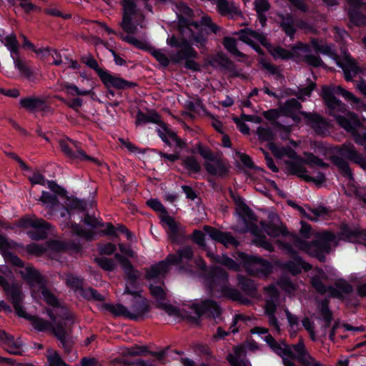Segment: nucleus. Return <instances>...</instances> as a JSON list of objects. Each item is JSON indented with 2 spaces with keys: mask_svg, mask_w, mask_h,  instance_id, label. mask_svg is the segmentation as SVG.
<instances>
[{
  "mask_svg": "<svg viewBox=\"0 0 366 366\" xmlns=\"http://www.w3.org/2000/svg\"><path fill=\"white\" fill-rule=\"evenodd\" d=\"M179 13H177V29L179 34L178 39L186 37L189 34V38L198 48L205 47L208 36L210 34H217L220 27L213 23L212 18L208 15L201 17L199 21L192 20L194 13L187 4L181 2L177 5Z\"/></svg>",
  "mask_w": 366,
  "mask_h": 366,
  "instance_id": "obj_2",
  "label": "nucleus"
},
{
  "mask_svg": "<svg viewBox=\"0 0 366 366\" xmlns=\"http://www.w3.org/2000/svg\"><path fill=\"white\" fill-rule=\"evenodd\" d=\"M71 228L77 236L83 237L87 241H92L94 238V232L93 231L86 230L76 222H71Z\"/></svg>",
  "mask_w": 366,
  "mask_h": 366,
  "instance_id": "obj_55",
  "label": "nucleus"
},
{
  "mask_svg": "<svg viewBox=\"0 0 366 366\" xmlns=\"http://www.w3.org/2000/svg\"><path fill=\"white\" fill-rule=\"evenodd\" d=\"M337 153L339 156H333L332 158L333 164L337 167L343 177L348 178L350 180H353V174L347 160L355 164L361 153L356 149L354 145L346 144L341 145L337 150Z\"/></svg>",
  "mask_w": 366,
  "mask_h": 366,
  "instance_id": "obj_5",
  "label": "nucleus"
},
{
  "mask_svg": "<svg viewBox=\"0 0 366 366\" xmlns=\"http://www.w3.org/2000/svg\"><path fill=\"white\" fill-rule=\"evenodd\" d=\"M329 88L334 92L335 94L340 95L345 98L347 102H350L354 107H366L361 99L355 96L352 92L345 89L341 86H337L335 87L329 86Z\"/></svg>",
  "mask_w": 366,
  "mask_h": 366,
  "instance_id": "obj_33",
  "label": "nucleus"
},
{
  "mask_svg": "<svg viewBox=\"0 0 366 366\" xmlns=\"http://www.w3.org/2000/svg\"><path fill=\"white\" fill-rule=\"evenodd\" d=\"M234 202L237 205V212L246 225L249 224V222H252L257 220L254 212L244 203L242 197L235 198Z\"/></svg>",
  "mask_w": 366,
  "mask_h": 366,
  "instance_id": "obj_26",
  "label": "nucleus"
},
{
  "mask_svg": "<svg viewBox=\"0 0 366 366\" xmlns=\"http://www.w3.org/2000/svg\"><path fill=\"white\" fill-rule=\"evenodd\" d=\"M99 78L106 89L113 88L118 90H124L137 86V83L124 79L118 75L112 74L107 69L102 71Z\"/></svg>",
  "mask_w": 366,
  "mask_h": 366,
  "instance_id": "obj_12",
  "label": "nucleus"
},
{
  "mask_svg": "<svg viewBox=\"0 0 366 366\" xmlns=\"http://www.w3.org/2000/svg\"><path fill=\"white\" fill-rule=\"evenodd\" d=\"M305 123L309 125L316 134H324L327 129V122L325 119L317 113L300 112Z\"/></svg>",
  "mask_w": 366,
  "mask_h": 366,
  "instance_id": "obj_18",
  "label": "nucleus"
},
{
  "mask_svg": "<svg viewBox=\"0 0 366 366\" xmlns=\"http://www.w3.org/2000/svg\"><path fill=\"white\" fill-rule=\"evenodd\" d=\"M167 44L172 47L179 49L177 52L171 55V60L174 64H180L184 60V66L187 69L193 71H198L200 66L194 59L199 58L198 52L192 47L194 45L191 38L187 39L182 37L178 39L174 34L169 36L167 39Z\"/></svg>",
  "mask_w": 366,
  "mask_h": 366,
  "instance_id": "obj_4",
  "label": "nucleus"
},
{
  "mask_svg": "<svg viewBox=\"0 0 366 366\" xmlns=\"http://www.w3.org/2000/svg\"><path fill=\"white\" fill-rule=\"evenodd\" d=\"M270 150L273 154L278 159H281L283 157H287L290 159L297 158L301 160V157L299 156L297 152L290 147H279L275 144H272Z\"/></svg>",
  "mask_w": 366,
  "mask_h": 366,
  "instance_id": "obj_39",
  "label": "nucleus"
},
{
  "mask_svg": "<svg viewBox=\"0 0 366 366\" xmlns=\"http://www.w3.org/2000/svg\"><path fill=\"white\" fill-rule=\"evenodd\" d=\"M280 18L281 19V29L285 32V34L290 38L291 40H293L296 33L294 16L291 13H287L285 15H280Z\"/></svg>",
  "mask_w": 366,
  "mask_h": 366,
  "instance_id": "obj_32",
  "label": "nucleus"
},
{
  "mask_svg": "<svg viewBox=\"0 0 366 366\" xmlns=\"http://www.w3.org/2000/svg\"><path fill=\"white\" fill-rule=\"evenodd\" d=\"M160 220L170 242L172 244L179 243L184 237L180 230V224L176 222L174 217L169 214H162Z\"/></svg>",
  "mask_w": 366,
  "mask_h": 366,
  "instance_id": "obj_13",
  "label": "nucleus"
},
{
  "mask_svg": "<svg viewBox=\"0 0 366 366\" xmlns=\"http://www.w3.org/2000/svg\"><path fill=\"white\" fill-rule=\"evenodd\" d=\"M215 262L227 267L229 269L235 272H239L240 270V265L242 264L240 262H237L226 254H222V256L217 255L215 257Z\"/></svg>",
  "mask_w": 366,
  "mask_h": 366,
  "instance_id": "obj_50",
  "label": "nucleus"
},
{
  "mask_svg": "<svg viewBox=\"0 0 366 366\" xmlns=\"http://www.w3.org/2000/svg\"><path fill=\"white\" fill-rule=\"evenodd\" d=\"M119 362L123 366H156L154 360L152 359L142 360L141 358H137L132 360L128 358H123Z\"/></svg>",
  "mask_w": 366,
  "mask_h": 366,
  "instance_id": "obj_53",
  "label": "nucleus"
},
{
  "mask_svg": "<svg viewBox=\"0 0 366 366\" xmlns=\"http://www.w3.org/2000/svg\"><path fill=\"white\" fill-rule=\"evenodd\" d=\"M194 350L198 355L204 356L207 362L216 359L211 348L207 344L197 343L194 346Z\"/></svg>",
  "mask_w": 366,
  "mask_h": 366,
  "instance_id": "obj_52",
  "label": "nucleus"
},
{
  "mask_svg": "<svg viewBox=\"0 0 366 366\" xmlns=\"http://www.w3.org/2000/svg\"><path fill=\"white\" fill-rule=\"evenodd\" d=\"M197 149L199 154L207 160L204 166L209 175L220 177L228 175L229 172V167L221 158L217 157L210 148L204 147L199 143L197 147Z\"/></svg>",
  "mask_w": 366,
  "mask_h": 366,
  "instance_id": "obj_6",
  "label": "nucleus"
},
{
  "mask_svg": "<svg viewBox=\"0 0 366 366\" xmlns=\"http://www.w3.org/2000/svg\"><path fill=\"white\" fill-rule=\"evenodd\" d=\"M329 305L330 302L326 298L322 300L318 305L320 313L324 320V325L322 326L324 330H326L331 327L333 319L332 312L330 309Z\"/></svg>",
  "mask_w": 366,
  "mask_h": 366,
  "instance_id": "obj_36",
  "label": "nucleus"
},
{
  "mask_svg": "<svg viewBox=\"0 0 366 366\" xmlns=\"http://www.w3.org/2000/svg\"><path fill=\"white\" fill-rule=\"evenodd\" d=\"M257 134L262 142H272L275 136L271 128L263 127H259L257 129Z\"/></svg>",
  "mask_w": 366,
  "mask_h": 366,
  "instance_id": "obj_62",
  "label": "nucleus"
},
{
  "mask_svg": "<svg viewBox=\"0 0 366 366\" xmlns=\"http://www.w3.org/2000/svg\"><path fill=\"white\" fill-rule=\"evenodd\" d=\"M170 350L169 347H166L159 351H149L147 347L144 346H135L133 347L127 348L124 352L126 356H143L146 354H149L152 357H154L157 360L162 362L166 357L169 356Z\"/></svg>",
  "mask_w": 366,
  "mask_h": 366,
  "instance_id": "obj_21",
  "label": "nucleus"
},
{
  "mask_svg": "<svg viewBox=\"0 0 366 366\" xmlns=\"http://www.w3.org/2000/svg\"><path fill=\"white\" fill-rule=\"evenodd\" d=\"M99 24L101 25V27L103 28L109 34L117 35L122 39V41L133 45L142 51H149L152 49L149 44L142 41L132 36H124L122 33H117L115 30L109 28L104 23H99Z\"/></svg>",
  "mask_w": 366,
  "mask_h": 366,
  "instance_id": "obj_24",
  "label": "nucleus"
},
{
  "mask_svg": "<svg viewBox=\"0 0 366 366\" xmlns=\"http://www.w3.org/2000/svg\"><path fill=\"white\" fill-rule=\"evenodd\" d=\"M304 161H300L297 158L285 161L287 170L289 174L295 175L305 180V176L307 175L306 174L307 170L304 167Z\"/></svg>",
  "mask_w": 366,
  "mask_h": 366,
  "instance_id": "obj_29",
  "label": "nucleus"
},
{
  "mask_svg": "<svg viewBox=\"0 0 366 366\" xmlns=\"http://www.w3.org/2000/svg\"><path fill=\"white\" fill-rule=\"evenodd\" d=\"M151 307L148 300L145 297L137 296L134 297L131 304V311H129V320L139 321L147 317V315L150 312Z\"/></svg>",
  "mask_w": 366,
  "mask_h": 366,
  "instance_id": "obj_14",
  "label": "nucleus"
},
{
  "mask_svg": "<svg viewBox=\"0 0 366 366\" xmlns=\"http://www.w3.org/2000/svg\"><path fill=\"white\" fill-rule=\"evenodd\" d=\"M361 229H352L347 224L342 223L340 231L335 234L332 232L319 234L311 242L302 239L297 235L293 237L294 244L299 249L306 252L310 257L316 258L320 262H326V254L331 251V243L338 240L356 243L360 239Z\"/></svg>",
  "mask_w": 366,
  "mask_h": 366,
  "instance_id": "obj_1",
  "label": "nucleus"
},
{
  "mask_svg": "<svg viewBox=\"0 0 366 366\" xmlns=\"http://www.w3.org/2000/svg\"><path fill=\"white\" fill-rule=\"evenodd\" d=\"M305 158L301 157L300 161H304L305 164L312 167L315 166L320 168L326 169L329 167V164L325 162L322 159L315 155L312 152H305Z\"/></svg>",
  "mask_w": 366,
  "mask_h": 366,
  "instance_id": "obj_45",
  "label": "nucleus"
},
{
  "mask_svg": "<svg viewBox=\"0 0 366 366\" xmlns=\"http://www.w3.org/2000/svg\"><path fill=\"white\" fill-rule=\"evenodd\" d=\"M121 5L123 9L122 19L127 21L137 14L138 9L134 0H122Z\"/></svg>",
  "mask_w": 366,
  "mask_h": 366,
  "instance_id": "obj_40",
  "label": "nucleus"
},
{
  "mask_svg": "<svg viewBox=\"0 0 366 366\" xmlns=\"http://www.w3.org/2000/svg\"><path fill=\"white\" fill-rule=\"evenodd\" d=\"M353 292L352 285L343 278L337 279L334 286L329 285L327 292L329 296L332 298H337L342 301L345 300L346 296L351 295Z\"/></svg>",
  "mask_w": 366,
  "mask_h": 366,
  "instance_id": "obj_17",
  "label": "nucleus"
},
{
  "mask_svg": "<svg viewBox=\"0 0 366 366\" xmlns=\"http://www.w3.org/2000/svg\"><path fill=\"white\" fill-rule=\"evenodd\" d=\"M66 285L69 287L72 288L75 291H79L80 292L81 290H83V280L76 276H69L66 279Z\"/></svg>",
  "mask_w": 366,
  "mask_h": 366,
  "instance_id": "obj_64",
  "label": "nucleus"
},
{
  "mask_svg": "<svg viewBox=\"0 0 366 366\" xmlns=\"http://www.w3.org/2000/svg\"><path fill=\"white\" fill-rule=\"evenodd\" d=\"M124 273L127 284L123 294L129 295L134 297L140 296L139 292L136 291L139 288L138 280L140 278V272L132 266V268L124 270Z\"/></svg>",
  "mask_w": 366,
  "mask_h": 366,
  "instance_id": "obj_16",
  "label": "nucleus"
},
{
  "mask_svg": "<svg viewBox=\"0 0 366 366\" xmlns=\"http://www.w3.org/2000/svg\"><path fill=\"white\" fill-rule=\"evenodd\" d=\"M336 64L342 69L345 79L347 81H352L353 76L361 72L357 62L350 55L346 54L343 61L337 60Z\"/></svg>",
  "mask_w": 366,
  "mask_h": 366,
  "instance_id": "obj_19",
  "label": "nucleus"
},
{
  "mask_svg": "<svg viewBox=\"0 0 366 366\" xmlns=\"http://www.w3.org/2000/svg\"><path fill=\"white\" fill-rule=\"evenodd\" d=\"M204 279L208 290L214 295H218L227 285H229L227 272L218 266L211 267Z\"/></svg>",
  "mask_w": 366,
  "mask_h": 366,
  "instance_id": "obj_8",
  "label": "nucleus"
},
{
  "mask_svg": "<svg viewBox=\"0 0 366 366\" xmlns=\"http://www.w3.org/2000/svg\"><path fill=\"white\" fill-rule=\"evenodd\" d=\"M293 349L297 352L295 360H296L301 365L324 366L307 352L302 340L298 343L293 345Z\"/></svg>",
  "mask_w": 366,
  "mask_h": 366,
  "instance_id": "obj_20",
  "label": "nucleus"
},
{
  "mask_svg": "<svg viewBox=\"0 0 366 366\" xmlns=\"http://www.w3.org/2000/svg\"><path fill=\"white\" fill-rule=\"evenodd\" d=\"M321 97L327 108V113L334 117L337 122L339 117H347V114L345 116L340 114L346 112V105L334 95V92L329 86H322Z\"/></svg>",
  "mask_w": 366,
  "mask_h": 366,
  "instance_id": "obj_10",
  "label": "nucleus"
},
{
  "mask_svg": "<svg viewBox=\"0 0 366 366\" xmlns=\"http://www.w3.org/2000/svg\"><path fill=\"white\" fill-rule=\"evenodd\" d=\"M21 277L31 286L44 287L45 280L43 276L32 266L24 267L19 271Z\"/></svg>",
  "mask_w": 366,
  "mask_h": 366,
  "instance_id": "obj_23",
  "label": "nucleus"
},
{
  "mask_svg": "<svg viewBox=\"0 0 366 366\" xmlns=\"http://www.w3.org/2000/svg\"><path fill=\"white\" fill-rule=\"evenodd\" d=\"M261 225L264 232L270 237H278L280 236L287 237L289 235L287 228L283 224H282L281 226H278L274 223L269 222L267 223L262 222Z\"/></svg>",
  "mask_w": 366,
  "mask_h": 366,
  "instance_id": "obj_35",
  "label": "nucleus"
},
{
  "mask_svg": "<svg viewBox=\"0 0 366 366\" xmlns=\"http://www.w3.org/2000/svg\"><path fill=\"white\" fill-rule=\"evenodd\" d=\"M29 322L31 325L34 327V329L38 332H46L50 331V327H51V322L44 320L43 318L36 316L32 315L29 317Z\"/></svg>",
  "mask_w": 366,
  "mask_h": 366,
  "instance_id": "obj_44",
  "label": "nucleus"
},
{
  "mask_svg": "<svg viewBox=\"0 0 366 366\" xmlns=\"http://www.w3.org/2000/svg\"><path fill=\"white\" fill-rule=\"evenodd\" d=\"M81 295L88 300H95V301H103L104 297L102 295H101L97 290L89 287L87 288H84L83 290L80 291Z\"/></svg>",
  "mask_w": 366,
  "mask_h": 366,
  "instance_id": "obj_58",
  "label": "nucleus"
},
{
  "mask_svg": "<svg viewBox=\"0 0 366 366\" xmlns=\"http://www.w3.org/2000/svg\"><path fill=\"white\" fill-rule=\"evenodd\" d=\"M55 309H56L57 317H59L61 321H67L71 323L74 322V315L67 306L61 303L60 306L56 307Z\"/></svg>",
  "mask_w": 366,
  "mask_h": 366,
  "instance_id": "obj_56",
  "label": "nucleus"
},
{
  "mask_svg": "<svg viewBox=\"0 0 366 366\" xmlns=\"http://www.w3.org/2000/svg\"><path fill=\"white\" fill-rule=\"evenodd\" d=\"M14 66L26 78L32 82H35L36 79V73L20 59H14Z\"/></svg>",
  "mask_w": 366,
  "mask_h": 366,
  "instance_id": "obj_42",
  "label": "nucleus"
},
{
  "mask_svg": "<svg viewBox=\"0 0 366 366\" xmlns=\"http://www.w3.org/2000/svg\"><path fill=\"white\" fill-rule=\"evenodd\" d=\"M234 257L249 272L255 271L257 273L267 275L272 271V264L262 257L249 255L242 252H237V256Z\"/></svg>",
  "mask_w": 366,
  "mask_h": 366,
  "instance_id": "obj_7",
  "label": "nucleus"
},
{
  "mask_svg": "<svg viewBox=\"0 0 366 366\" xmlns=\"http://www.w3.org/2000/svg\"><path fill=\"white\" fill-rule=\"evenodd\" d=\"M237 285L247 295H254L257 292L254 280L244 275H237Z\"/></svg>",
  "mask_w": 366,
  "mask_h": 366,
  "instance_id": "obj_38",
  "label": "nucleus"
},
{
  "mask_svg": "<svg viewBox=\"0 0 366 366\" xmlns=\"http://www.w3.org/2000/svg\"><path fill=\"white\" fill-rule=\"evenodd\" d=\"M181 159L182 165L189 172L197 174L201 171V166L195 157L186 156Z\"/></svg>",
  "mask_w": 366,
  "mask_h": 366,
  "instance_id": "obj_47",
  "label": "nucleus"
},
{
  "mask_svg": "<svg viewBox=\"0 0 366 366\" xmlns=\"http://www.w3.org/2000/svg\"><path fill=\"white\" fill-rule=\"evenodd\" d=\"M38 225L39 227H34L33 230L27 232L28 236L34 241L46 239L51 229V224L43 219L39 222Z\"/></svg>",
  "mask_w": 366,
  "mask_h": 366,
  "instance_id": "obj_30",
  "label": "nucleus"
},
{
  "mask_svg": "<svg viewBox=\"0 0 366 366\" xmlns=\"http://www.w3.org/2000/svg\"><path fill=\"white\" fill-rule=\"evenodd\" d=\"M309 84L307 86L298 88L297 92L293 93L294 95L297 96V99L304 101L305 97H310L313 90H315L316 87V84L311 81L310 79H307Z\"/></svg>",
  "mask_w": 366,
  "mask_h": 366,
  "instance_id": "obj_59",
  "label": "nucleus"
},
{
  "mask_svg": "<svg viewBox=\"0 0 366 366\" xmlns=\"http://www.w3.org/2000/svg\"><path fill=\"white\" fill-rule=\"evenodd\" d=\"M50 332L60 341L62 347L66 352L71 350V345L69 341V333L65 327V325L61 320L52 321Z\"/></svg>",
  "mask_w": 366,
  "mask_h": 366,
  "instance_id": "obj_22",
  "label": "nucleus"
},
{
  "mask_svg": "<svg viewBox=\"0 0 366 366\" xmlns=\"http://www.w3.org/2000/svg\"><path fill=\"white\" fill-rule=\"evenodd\" d=\"M292 260H290L285 263V267L293 275L301 273L302 269L307 270L310 268V265L307 264L299 254L292 257Z\"/></svg>",
  "mask_w": 366,
  "mask_h": 366,
  "instance_id": "obj_34",
  "label": "nucleus"
},
{
  "mask_svg": "<svg viewBox=\"0 0 366 366\" xmlns=\"http://www.w3.org/2000/svg\"><path fill=\"white\" fill-rule=\"evenodd\" d=\"M64 209L71 218L73 210L85 212L86 210V202L84 199H79L77 197L66 196V202Z\"/></svg>",
  "mask_w": 366,
  "mask_h": 366,
  "instance_id": "obj_37",
  "label": "nucleus"
},
{
  "mask_svg": "<svg viewBox=\"0 0 366 366\" xmlns=\"http://www.w3.org/2000/svg\"><path fill=\"white\" fill-rule=\"evenodd\" d=\"M61 151L66 155L67 157L71 159H79L84 161H89L95 162L97 164L99 163L97 159L90 157L86 154V153L82 149H77L76 151H74L67 143L62 142L60 144Z\"/></svg>",
  "mask_w": 366,
  "mask_h": 366,
  "instance_id": "obj_28",
  "label": "nucleus"
},
{
  "mask_svg": "<svg viewBox=\"0 0 366 366\" xmlns=\"http://www.w3.org/2000/svg\"><path fill=\"white\" fill-rule=\"evenodd\" d=\"M24 298V295L22 290H20L17 292L16 291L13 292V295L9 297V300L13 305L16 315L29 321V317H31L32 315L28 314L23 307L22 302Z\"/></svg>",
  "mask_w": 366,
  "mask_h": 366,
  "instance_id": "obj_27",
  "label": "nucleus"
},
{
  "mask_svg": "<svg viewBox=\"0 0 366 366\" xmlns=\"http://www.w3.org/2000/svg\"><path fill=\"white\" fill-rule=\"evenodd\" d=\"M95 262L99 267L107 272H114L116 269L115 262L108 257H96Z\"/></svg>",
  "mask_w": 366,
  "mask_h": 366,
  "instance_id": "obj_61",
  "label": "nucleus"
},
{
  "mask_svg": "<svg viewBox=\"0 0 366 366\" xmlns=\"http://www.w3.org/2000/svg\"><path fill=\"white\" fill-rule=\"evenodd\" d=\"M222 295L233 301H238L239 302H244V299L242 293L236 288L231 287L229 285H227L218 294Z\"/></svg>",
  "mask_w": 366,
  "mask_h": 366,
  "instance_id": "obj_48",
  "label": "nucleus"
},
{
  "mask_svg": "<svg viewBox=\"0 0 366 366\" xmlns=\"http://www.w3.org/2000/svg\"><path fill=\"white\" fill-rule=\"evenodd\" d=\"M203 230L212 239L222 244L226 247L232 246L237 248L239 244V242L230 232H222L221 230L209 225H204Z\"/></svg>",
  "mask_w": 366,
  "mask_h": 366,
  "instance_id": "obj_15",
  "label": "nucleus"
},
{
  "mask_svg": "<svg viewBox=\"0 0 366 366\" xmlns=\"http://www.w3.org/2000/svg\"><path fill=\"white\" fill-rule=\"evenodd\" d=\"M350 21L355 26H360L366 24V16L359 8H352L347 13Z\"/></svg>",
  "mask_w": 366,
  "mask_h": 366,
  "instance_id": "obj_49",
  "label": "nucleus"
},
{
  "mask_svg": "<svg viewBox=\"0 0 366 366\" xmlns=\"http://www.w3.org/2000/svg\"><path fill=\"white\" fill-rule=\"evenodd\" d=\"M0 287L8 297L13 295V292L16 291L17 292L21 290V287L17 283H9V281L1 275H0Z\"/></svg>",
  "mask_w": 366,
  "mask_h": 366,
  "instance_id": "obj_54",
  "label": "nucleus"
},
{
  "mask_svg": "<svg viewBox=\"0 0 366 366\" xmlns=\"http://www.w3.org/2000/svg\"><path fill=\"white\" fill-rule=\"evenodd\" d=\"M104 308L116 317H124L129 319V310L122 304L107 303L104 305Z\"/></svg>",
  "mask_w": 366,
  "mask_h": 366,
  "instance_id": "obj_46",
  "label": "nucleus"
},
{
  "mask_svg": "<svg viewBox=\"0 0 366 366\" xmlns=\"http://www.w3.org/2000/svg\"><path fill=\"white\" fill-rule=\"evenodd\" d=\"M269 54L274 57V59H281L282 60H289L295 56V52L287 50L282 46H273L268 49Z\"/></svg>",
  "mask_w": 366,
  "mask_h": 366,
  "instance_id": "obj_43",
  "label": "nucleus"
},
{
  "mask_svg": "<svg viewBox=\"0 0 366 366\" xmlns=\"http://www.w3.org/2000/svg\"><path fill=\"white\" fill-rule=\"evenodd\" d=\"M337 124L354 137L357 144L366 148V133L360 134L358 132L361 122L355 112H347V117H339Z\"/></svg>",
  "mask_w": 366,
  "mask_h": 366,
  "instance_id": "obj_9",
  "label": "nucleus"
},
{
  "mask_svg": "<svg viewBox=\"0 0 366 366\" xmlns=\"http://www.w3.org/2000/svg\"><path fill=\"white\" fill-rule=\"evenodd\" d=\"M302 108L301 103L296 99L292 98L287 100L283 105L280 107L282 115L285 117L292 116L295 111Z\"/></svg>",
  "mask_w": 366,
  "mask_h": 366,
  "instance_id": "obj_41",
  "label": "nucleus"
},
{
  "mask_svg": "<svg viewBox=\"0 0 366 366\" xmlns=\"http://www.w3.org/2000/svg\"><path fill=\"white\" fill-rule=\"evenodd\" d=\"M194 257V252L190 246H184L177 250L175 253L169 254L165 259L152 264L146 270L145 278L148 280H155L164 278L169 272L171 265H180L189 262Z\"/></svg>",
  "mask_w": 366,
  "mask_h": 366,
  "instance_id": "obj_3",
  "label": "nucleus"
},
{
  "mask_svg": "<svg viewBox=\"0 0 366 366\" xmlns=\"http://www.w3.org/2000/svg\"><path fill=\"white\" fill-rule=\"evenodd\" d=\"M329 280L328 275L322 269H319L317 274L315 275L311 279L312 287L315 291L320 295H325L329 290V285L327 286L324 284L323 281H327Z\"/></svg>",
  "mask_w": 366,
  "mask_h": 366,
  "instance_id": "obj_31",
  "label": "nucleus"
},
{
  "mask_svg": "<svg viewBox=\"0 0 366 366\" xmlns=\"http://www.w3.org/2000/svg\"><path fill=\"white\" fill-rule=\"evenodd\" d=\"M4 251L3 256L6 262L11 264L13 266L17 267L22 269L25 265L24 262L20 259V257L14 253L6 251V249H2Z\"/></svg>",
  "mask_w": 366,
  "mask_h": 366,
  "instance_id": "obj_57",
  "label": "nucleus"
},
{
  "mask_svg": "<svg viewBox=\"0 0 366 366\" xmlns=\"http://www.w3.org/2000/svg\"><path fill=\"white\" fill-rule=\"evenodd\" d=\"M222 44L225 49L231 54L241 58L245 56L244 54L238 50L237 41L234 38L227 36L224 39Z\"/></svg>",
  "mask_w": 366,
  "mask_h": 366,
  "instance_id": "obj_51",
  "label": "nucleus"
},
{
  "mask_svg": "<svg viewBox=\"0 0 366 366\" xmlns=\"http://www.w3.org/2000/svg\"><path fill=\"white\" fill-rule=\"evenodd\" d=\"M42 288L43 290L41 294L46 304L53 307L54 308L59 307L61 302L58 298L48 289L45 288L44 287Z\"/></svg>",
  "mask_w": 366,
  "mask_h": 366,
  "instance_id": "obj_63",
  "label": "nucleus"
},
{
  "mask_svg": "<svg viewBox=\"0 0 366 366\" xmlns=\"http://www.w3.org/2000/svg\"><path fill=\"white\" fill-rule=\"evenodd\" d=\"M192 308L196 315V317H192L194 322H198L199 318L204 315L215 319L222 315L221 307L213 300H205L199 304H193Z\"/></svg>",
  "mask_w": 366,
  "mask_h": 366,
  "instance_id": "obj_11",
  "label": "nucleus"
},
{
  "mask_svg": "<svg viewBox=\"0 0 366 366\" xmlns=\"http://www.w3.org/2000/svg\"><path fill=\"white\" fill-rule=\"evenodd\" d=\"M241 350L239 348L234 349V354H229L227 357V360L231 366H249V363L244 359H239Z\"/></svg>",
  "mask_w": 366,
  "mask_h": 366,
  "instance_id": "obj_60",
  "label": "nucleus"
},
{
  "mask_svg": "<svg viewBox=\"0 0 366 366\" xmlns=\"http://www.w3.org/2000/svg\"><path fill=\"white\" fill-rule=\"evenodd\" d=\"M19 104L21 107L30 112H35L36 110L46 112L49 108L45 100L34 96L21 98L19 101Z\"/></svg>",
  "mask_w": 366,
  "mask_h": 366,
  "instance_id": "obj_25",
  "label": "nucleus"
}]
</instances>
